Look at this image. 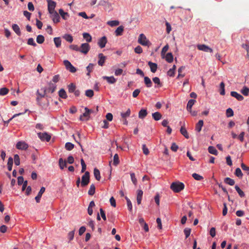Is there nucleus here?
Segmentation results:
<instances>
[{"instance_id":"41","label":"nucleus","mask_w":249,"mask_h":249,"mask_svg":"<svg viewBox=\"0 0 249 249\" xmlns=\"http://www.w3.org/2000/svg\"><path fill=\"white\" fill-rule=\"evenodd\" d=\"M220 94L222 95H224L225 94V84L223 82H221L220 84Z\"/></svg>"},{"instance_id":"25","label":"nucleus","mask_w":249,"mask_h":249,"mask_svg":"<svg viewBox=\"0 0 249 249\" xmlns=\"http://www.w3.org/2000/svg\"><path fill=\"white\" fill-rule=\"evenodd\" d=\"M203 125V120H199L198 122L196 124V125L195 129L196 130L199 132L201 130L202 127Z\"/></svg>"},{"instance_id":"49","label":"nucleus","mask_w":249,"mask_h":249,"mask_svg":"<svg viewBox=\"0 0 249 249\" xmlns=\"http://www.w3.org/2000/svg\"><path fill=\"white\" fill-rule=\"evenodd\" d=\"M130 113H131L130 109L129 108H128L125 112H124V113L122 112L121 113V116L123 118H126V117H129L130 116Z\"/></svg>"},{"instance_id":"13","label":"nucleus","mask_w":249,"mask_h":249,"mask_svg":"<svg viewBox=\"0 0 249 249\" xmlns=\"http://www.w3.org/2000/svg\"><path fill=\"white\" fill-rule=\"evenodd\" d=\"M102 78L104 80H106L107 82L110 84H113L116 82L117 79L114 77V76H104Z\"/></svg>"},{"instance_id":"18","label":"nucleus","mask_w":249,"mask_h":249,"mask_svg":"<svg viewBox=\"0 0 249 249\" xmlns=\"http://www.w3.org/2000/svg\"><path fill=\"white\" fill-rule=\"evenodd\" d=\"M56 85L55 84H53L51 82L48 83V92L53 93L56 89Z\"/></svg>"},{"instance_id":"7","label":"nucleus","mask_w":249,"mask_h":249,"mask_svg":"<svg viewBox=\"0 0 249 249\" xmlns=\"http://www.w3.org/2000/svg\"><path fill=\"white\" fill-rule=\"evenodd\" d=\"M85 112L80 117V120L81 121L85 120L83 117L87 118L86 120H88L89 117V114L93 112V110L92 109H89L87 107L85 108Z\"/></svg>"},{"instance_id":"32","label":"nucleus","mask_w":249,"mask_h":249,"mask_svg":"<svg viewBox=\"0 0 249 249\" xmlns=\"http://www.w3.org/2000/svg\"><path fill=\"white\" fill-rule=\"evenodd\" d=\"M208 151L210 153L214 155H217L218 154V152L216 148L212 146H210L208 147Z\"/></svg>"},{"instance_id":"20","label":"nucleus","mask_w":249,"mask_h":249,"mask_svg":"<svg viewBox=\"0 0 249 249\" xmlns=\"http://www.w3.org/2000/svg\"><path fill=\"white\" fill-rule=\"evenodd\" d=\"M124 30V27L123 26L121 25L119 26L115 31L116 36H120L122 35Z\"/></svg>"},{"instance_id":"24","label":"nucleus","mask_w":249,"mask_h":249,"mask_svg":"<svg viewBox=\"0 0 249 249\" xmlns=\"http://www.w3.org/2000/svg\"><path fill=\"white\" fill-rule=\"evenodd\" d=\"M196 101L194 99H190L188 102L186 109L187 111H191L193 106L194 105Z\"/></svg>"},{"instance_id":"58","label":"nucleus","mask_w":249,"mask_h":249,"mask_svg":"<svg viewBox=\"0 0 249 249\" xmlns=\"http://www.w3.org/2000/svg\"><path fill=\"white\" fill-rule=\"evenodd\" d=\"M130 177H131V179L132 182L134 184L136 185L137 182V180L135 177V173H130Z\"/></svg>"},{"instance_id":"57","label":"nucleus","mask_w":249,"mask_h":249,"mask_svg":"<svg viewBox=\"0 0 249 249\" xmlns=\"http://www.w3.org/2000/svg\"><path fill=\"white\" fill-rule=\"evenodd\" d=\"M125 198L127 201V205L128 209L130 211L132 210V205L131 202L130 200L127 197L125 196Z\"/></svg>"},{"instance_id":"9","label":"nucleus","mask_w":249,"mask_h":249,"mask_svg":"<svg viewBox=\"0 0 249 249\" xmlns=\"http://www.w3.org/2000/svg\"><path fill=\"white\" fill-rule=\"evenodd\" d=\"M16 147L19 150H26L28 148V145L24 142L19 141L17 143Z\"/></svg>"},{"instance_id":"11","label":"nucleus","mask_w":249,"mask_h":249,"mask_svg":"<svg viewBox=\"0 0 249 249\" xmlns=\"http://www.w3.org/2000/svg\"><path fill=\"white\" fill-rule=\"evenodd\" d=\"M50 14L54 23H56L60 21V17L56 11L52 12Z\"/></svg>"},{"instance_id":"60","label":"nucleus","mask_w":249,"mask_h":249,"mask_svg":"<svg viewBox=\"0 0 249 249\" xmlns=\"http://www.w3.org/2000/svg\"><path fill=\"white\" fill-rule=\"evenodd\" d=\"M74 232H75L74 231H71L69 232V233L68 234V239H69L70 241L73 240V239L74 238Z\"/></svg>"},{"instance_id":"63","label":"nucleus","mask_w":249,"mask_h":249,"mask_svg":"<svg viewBox=\"0 0 249 249\" xmlns=\"http://www.w3.org/2000/svg\"><path fill=\"white\" fill-rule=\"evenodd\" d=\"M70 48L72 50L79 52V47L77 45L72 44L70 46Z\"/></svg>"},{"instance_id":"33","label":"nucleus","mask_w":249,"mask_h":249,"mask_svg":"<svg viewBox=\"0 0 249 249\" xmlns=\"http://www.w3.org/2000/svg\"><path fill=\"white\" fill-rule=\"evenodd\" d=\"M165 60L168 63H171L173 61V56L171 53H168L165 56Z\"/></svg>"},{"instance_id":"44","label":"nucleus","mask_w":249,"mask_h":249,"mask_svg":"<svg viewBox=\"0 0 249 249\" xmlns=\"http://www.w3.org/2000/svg\"><path fill=\"white\" fill-rule=\"evenodd\" d=\"M74 148V144L71 142H68L65 144V148L68 150H71Z\"/></svg>"},{"instance_id":"46","label":"nucleus","mask_w":249,"mask_h":249,"mask_svg":"<svg viewBox=\"0 0 249 249\" xmlns=\"http://www.w3.org/2000/svg\"><path fill=\"white\" fill-rule=\"evenodd\" d=\"M235 175L239 178H242L243 177V173L241 170L239 168H237L235 169Z\"/></svg>"},{"instance_id":"40","label":"nucleus","mask_w":249,"mask_h":249,"mask_svg":"<svg viewBox=\"0 0 249 249\" xmlns=\"http://www.w3.org/2000/svg\"><path fill=\"white\" fill-rule=\"evenodd\" d=\"M63 38H64L68 42L71 43L73 41V37L70 34H65L63 36Z\"/></svg>"},{"instance_id":"3","label":"nucleus","mask_w":249,"mask_h":249,"mask_svg":"<svg viewBox=\"0 0 249 249\" xmlns=\"http://www.w3.org/2000/svg\"><path fill=\"white\" fill-rule=\"evenodd\" d=\"M89 182V173L88 171L85 172V174L82 177L81 186L85 187L87 186Z\"/></svg>"},{"instance_id":"28","label":"nucleus","mask_w":249,"mask_h":249,"mask_svg":"<svg viewBox=\"0 0 249 249\" xmlns=\"http://www.w3.org/2000/svg\"><path fill=\"white\" fill-rule=\"evenodd\" d=\"M180 132L181 134L184 136L186 138L188 139L189 136L188 134L187 131L184 126H182L180 129Z\"/></svg>"},{"instance_id":"55","label":"nucleus","mask_w":249,"mask_h":249,"mask_svg":"<svg viewBox=\"0 0 249 249\" xmlns=\"http://www.w3.org/2000/svg\"><path fill=\"white\" fill-rule=\"evenodd\" d=\"M142 149L143 153L144 155H147L149 153V149L146 147V145L145 144H143L142 145Z\"/></svg>"},{"instance_id":"8","label":"nucleus","mask_w":249,"mask_h":249,"mask_svg":"<svg viewBox=\"0 0 249 249\" xmlns=\"http://www.w3.org/2000/svg\"><path fill=\"white\" fill-rule=\"evenodd\" d=\"M48 2V10L49 13L55 12V7L56 6V3L52 0H47Z\"/></svg>"},{"instance_id":"62","label":"nucleus","mask_w":249,"mask_h":249,"mask_svg":"<svg viewBox=\"0 0 249 249\" xmlns=\"http://www.w3.org/2000/svg\"><path fill=\"white\" fill-rule=\"evenodd\" d=\"M165 25L166 26V32L167 33L169 34L172 30L171 26L170 24L167 21L165 22Z\"/></svg>"},{"instance_id":"16","label":"nucleus","mask_w":249,"mask_h":249,"mask_svg":"<svg viewBox=\"0 0 249 249\" xmlns=\"http://www.w3.org/2000/svg\"><path fill=\"white\" fill-rule=\"evenodd\" d=\"M231 95L240 101L244 99L243 96L236 91H231Z\"/></svg>"},{"instance_id":"43","label":"nucleus","mask_w":249,"mask_h":249,"mask_svg":"<svg viewBox=\"0 0 249 249\" xmlns=\"http://www.w3.org/2000/svg\"><path fill=\"white\" fill-rule=\"evenodd\" d=\"M76 90V86L73 84L71 83L68 86V90L69 92L73 93Z\"/></svg>"},{"instance_id":"34","label":"nucleus","mask_w":249,"mask_h":249,"mask_svg":"<svg viewBox=\"0 0 249 249\" xmlns=\"http://www.w3.org/2000/svg\"><path fill=\"white\" fill-rule=\"evenodd\" d=\"M66 165L67 163L65 160H64L62 158L59 159V165L61 169L63 170L65 167H66Z\"/></svg>"},{"instance_id":"45","label":"nucleus","mask_w":249,"mask_h":249,"mask_svg":"<svg viewBox=\"0 0 249 249\" xmlns=\"http://www.w3.org/2000/svg\"><path fill=\"white\" fill-rule=\"evenodd\" d=\"M241 93L245 96H248L249 93V88L244 86L241 91Z\"/></svg>"},{"instance_id":"39","label":"nucleus","mask_w":249,"mask_h":249,"mask_svg":"<svg viewBox=\"0 0 249 249\" xmlns=\"http://www.w3.org/2000/svg\"><path fill=\"white\" fill-rule=\"evenodd\" d=\"M94 68V64L92 63H89V65L86 67V69L88 71L87 75L88 76L90 75V73L93 71Z\"/></svg>"},{"instance_id":"22","label":"nucleus","mask_w":249,"mask_h":249,"mask_svg":"<svg viewBox=\"0 0 249 249\" xmlns=\"http://www.w3.org/2000/svg\"><path fill=\"white\" fill-rule=\"evenodd\" d=\"M59 13L63 19L66 20L69 18V15L67 12H65L62 9L59 10Z\"/></svg>"},{"instance_id":"1","label":"nucleus","mask_w":249,"mask_h":249,"mask_svg":"<svg viewBox=\"0 0 249 249\" xmlns=\"http://www.w3.org/2000/svg\"><path fill=\"white\" fill-rule=\"evenodd\" d=\"M170 188L174 192L178 193L184 188V185L179 181L174 182L171 184Z\"/></svg>"},{"instance_id":"47","label":"nucleus","mask_w":249,"mask_h":249,"mask_svg":"<svg viewBox=\"0 0 249 249\" xmlns=\"http://www.w3.org/2000/svg\"><path fill=\"white\" fill-rule=\"evenodd\" d=\"M9 92V89L6 88L0 89V95L3 96L6 95Z\"/></svg>"},{"instance_id":"27","label":"nucleus","mask_w":249,"mask_h":249,"mask_svg":"<svg viewBox=\"0 0 249 249\" xmlns=\"http://www.w3.org/2000/svg\"><path fill=\"white\" fill-rule=\"evenodd\" d=\"M53 41L55 47L56 48H59L61 45V39L60 37H56L53 38Z\"/></svg>"},{"instance_id":"4","label":"nucleus","mask_w":249,"mask_h":249,"mask_svg":"<svg viewBox=\"0 0 249 249\" xmlns=\"http://www.w3.org/2000/svg\"><path fill=\"white\" fill-rule=\"evenodd\" d=\"M63 64L67 71H69L71 73H74L76 71L77 69L74 67L71 63L68 60H65L63 61Z\"/></svg>"},{"instance_id":"12","label":"nucleus","mask_w":249,"mask_h":249,"mask_svg":"<svg viewBox=\"0 0 249 249\" xmlns=\"http://www.w3.org/2000/svg\"><path fill=\"white\" fill-rule=\"evenodd\" d=\"M107 41V37L105 36H104L98 40L97 43L101 48H103L105 47Z\"/></svg>"},{"instance_id":"17","label":"nucleus","mask_w":249,"mask_h":249,"mask_svg":"<svg viewBox=\"0 0 249 249\" xmlns=\"http://www.w3.org/2000/svg\"><path fill=\"white\" fill-rule=\"evenodd\" d=\"M148 66L150 67L151 72L154 73L157 70V64L151 61L148 62Z\"/></svg>"},{"instance_id":"2","label":"nucleus","mask_w":249,"mask_h":249,"mask_svg":"<svg viewBox=\"0 0 249 249\" xmlns=\"http://www.w3.org/2000/svg\"><path fill=\"white\" fill-rule=\"evenodd\" d=\"M138 42L145 46H149L151 44L146 38L145 36L143 34H141L138 38Z\"/></svg>"},{"instance_id":"61","label":"nucleus","mask_w":249,"mask_h":249,"mask_svg":"<svg viewBox=\"0 0 249 249\" xmlns=\"http://www.w3.org/2000/svg\"><path fill=\"white\" fill-rule=\"evenodd\" d=\"M27 44L29 45H32L33 46H36V45L33 38H30L28 39Z\"/></svg>"},{"instance_id":"64","label":"nucleus","mask_w":249,"mask_h":249,"mask_svg":"<svg viewBox=\"0 0 249 249\" xmlns=\"http://www.w3.org/2000/svg\"><path fill=\"white\" fill-rule=\"evenodd\" d=\"M135 52L137 53L140 54L142 52V48L140 46H138L135 48Z\"/></svg>"},{"instance_id":"5","label":"nucleus","mask_w":249,"mask_h":249,"mask_svg":"<svg viewBox=\"0 0 249 249\" xmlns=\"http://www.w3.org/2000/svg\"><path fill=\"white\" fill-rule=\"evenodd\" d=\"M37 136L42 141L49 142L51 138V135L47 132H39L37 133Z\"/></svg>"},{"instance_id":"53","label":"nucleus","mask_w":249,"mask_h":249,"mask_svg":"<svg viewBox=\"0 0 249 249\" xmlns=\"http://www.w3.org/2000/svg\"><path fill=\"white\" fill-rule=\"evenodd\" d=\"M119 163V156L117 154H115L113 157V164L115 166L117 165Z\"/></svg>"},{"instance_id":"50","label":"nucleus","mask_w":249,"mask_h":249,"mask_svg":"<svg viewBox=\"0 0 249 249\" xmlns=\"http://www.w3.org/2000/svg\"><path fill=\"white\" fill-rule=\"evenodd\" d=\"M233 111L231 108H228L226 110V116L227 117H231L233 116Z\"/></svg>"},{"instance_id":"29","label":"nucleus","mask_w":249,"mask_h":249,"mask_svg":"<svg viewBox=\"0 0 249 249\" xmlns=\"http://www.w3.org/2000/svg\"><path fill=\"white\" fill-rule=\"evenodd\" d=\"M152 80H153V82L155 84L157 85V86H155V88H159V87H161L162 85L160 82V79L159 77H155L153 78Z\"/></svg>"},{"instance_id":"56","label":"nucleus","mask_w":249,"mask_h":249,"mask_svg":"<svg viewBox=\"0 0 249 249\" xmlns=\"http://www.w3.org/2000/svg\"><path fill=\"white\" fill-rule=\"evenodd\" d=\"M191 230L190 228H186L184 230V232L186 238H188L191 233Z\"/></svg>"},{"instance_id":"23","label":"nucleus","mask_w":249,"mask_h":249,"mask_svg":"<svg viewBox=\"0 0 249 249\" xmlns=\"http://www.w3.org/2000/svg\"><path fill=\"white\" fill-rule=\"evenodd\" d=\"M147 114V112L146 109H142L139 112V118L142 119L146 116Z\"/></svg>"},{"instance_id":"38","label":"nucleus","mask_w":249,"mask_h":249,"mask_svg":"<svg viewBox=\"0 0 249 249\" xmlns=\"http://www.w3.org/2000/svg\"><path fill=\"white\" fill-rule=\"evenodd\" d=\"M107 24L111 27H114L119 25V21L118 20H110L107 22Z\"/></svg>"},{"instance_id":"19","label":"nucleus","mask_w":249,"mask_h":249,"mask_svg":"<svg viewBox=\"0 0 249 249\" xmlns=\"http://www.w3.org/2000/svg\"><path fill=\"white\" fill-rule=\"evenodd\" d=\"M144 83L147 88H151L152 86V82L151 79L147 76L144 77Z\"/></svg>"},{"instance_id":"15","label":"nucleus","mask_w":249,"mask_h":249,"mask_svg":"<svg viewBox=\"0 0 249 249\" xmlns=\"http://www.w3.org/2000/svg\"><path fill=\"white\" fill-rule=\"evenodd\" d=\"M99 60L98 61V64L99 65L102 66L104 65V63L105 62L106 57L104 55V54L102 53H100L98 54Z\"/></svg>"},{"instance_id":"26","label":"nucleus","mask_w":249,"mask_h":249,"mask_svg":"<svg viewBox=\"0 0 249 249\" xmlns=\"http://www.w3.org/2000/svg\"><path fill=\"white\" fill-rule=\"evenodd\" d=\"M152 117L155 121H159L161 119L162 115L159 112L152 113Z\"/></svg>"},{"instance_id":"42","label":"nucleus","mask_w":249,"mask_h":249,"mask_svg":"<svg viewBox=\"0 0 249 249\" xmlns=\"http://www.w3.org/2000/svg\"><path fill=\"white\" fill-rule=\"evenodd\" d=\"M235 189L240 197H243L245 196L244 193L241 190L238 186L235 185Z\"/></svg>"},{"instance_id":"51","label":"nucleus","mask_w":249,"mask_h":249,"mask_svg":"<svg viewBox=\"0 0 249 249\" xmlns=\"http://www.w3.org/2000/svg\"><path fill=\"white\" fill-rule=\"evenodd\" d=\"M192 177L194 178V179L198 181L201 180L203 179V177L202 176L196 173H193L192 174Z\"/></svg>"},{"instance_id":"6","label":"nucleus","mask_w":249,"mask_h":249,"mask_svg":"<svg viewBox=\"0 0 249 249\" xmlns=\"http://www.w3.org/2000/svg\"><path fill=\"white\" fill-rule=\"evenodd\" d=\"M79 52L86 54L89 51L90 46L87 43H82L79 47Z\"/></svg>"},{"instance_id":"36","label":"nucleus","mask_w":249,"mask_h":249,"mask_svg":"<svg viewBox=\"0 0 249 249\" xmlns=\"http://www.w3.org/2000/svg\"><path fill=\"white\" fill-rule=\"evenodd\" d=\"M95 192V186L93 184H92L90 186L89 189L88 191V194L89 196H93Z\"/></svg>"},{"instance_id":"14","label":"nucleus","mask_w":249,"mask_h":249,"mask_svg":"<svg viewBox=\"0 0 249 249\" xmlns=\"http://www.w3.org/2000/svg\"><path fill=\"white\" fill-rule=\"evenodd\" d=\"M45 191V188L44 187H42L39 191L37 195L35 197V200L37 203H39L40 200V198L42 196V194Z\"/></svg>"},{"instance_id":"52","label":"nucleus","mask_w":249,"mask_h":249,"mask_svg":"<svg viewBox=\"0 0 249 249\" xmlns=\"http://www.w3.org/2000/svg\"><path fill=\"white\" fill-rule=\"evenodd\" d=\"M85 95L88 97L91 98L94 95V92L92 89H88L86 90Z\"/></svg>"},{"instance_id":"37","label":"nucleus","mask_w":249,"mask_h":249,"mask_svg":"<svg viewBox=\"0 0 249 249\" xmlns=\"http://www.w3.org/2000/svg\"><path fill=\"white\" fill-rule=\"evenodd\" d=\"M83 38L86 39L88 42L91 41L92 37L88 33H84L83 34Z\"/></svg>"},{"instance_id":"31","label":"nucleus","mask_w":249,"mask_h":249,"mask_svg":"<svg viewBox=\"0 0 249 249\" xmlns=\"http://www.w3.org/2000/svg\"><path fill=\"white\" fill-rule=\"evenodd\" d=\"M58 94L60 97L63 99H66L67 95L65 90L63 89H61L58 92Z\"/></svg>"},{"instance_id":"35","label":"nucleus","mask_w":249,"mask_h":249,"mask_svg":"<svg viewBox=\"0 0 249 249\" xmlns=\"http://www.w3.org/2000/svg\"><path fill=\"white\" fill-rule=\"evenodd\" d=\"M224 182L232 186L234 184L235 181L233 179L229 178L227 177L224 179Z\"/></svg>"},{"instance_id":"21","label":"nucleus","mask_w":249,"mask_h":249,"mask_svg":"<svg viewBox=\"0 0 249 249\" xmlns=\"http://www.w3.org/2000/svg\"><path fill=\"white\" fill-rule=\"evenodd\" d=\"M12 29L16 33V34L20 36L21 35V32L18 25L17 24H13L12 26Z\"/></svg>"},{"instance_id":"59","label":"nucleus","mask_w":249,"mask_h":249,"mask_svg":"<svg viewBox=\"0 0 249 249\" xmlns=\"http://www.w3.org/2000/svg\"><path fill=\"white\" fill-rule=\"evenodd\" d=\"M242 47L247 51V56L249 58V45L247 44H243L242 45Z\"/></svg>"},{"instance_id":"10","label":"nucleus","mask_w":249,"mask_h":249,"mask_svg":"<svg viewBox=\"0 0 249 249\" xmlns=\"http://www.w3.org/2000/svg\"><path fill=\"white\" fill-rule=\"evenodd\" d=\"M197 48L198 50L204 51L205 52L213 53V50L212 48L204 44L198 45Z\"/></svg>"},{"instance_id":"48","label":"nucleus","mask_w":249,"mask_h":249,"mask_svg":"<svg viewBox=\"0 0 249 249\" xmlns=\"http://www.w3.org/2000/svg\"><path fill=\"white\" fill-rule=\"evenodd\" d=\"M44 41V37L42 35H38L36 37V42L39 44H42Z\"/></svg>"},{"instance_id":"54","label":"nucleus","mask_w":249,"mask_h":249,"mask_svg":"<svg viewBox=\"0 0 249 249\" xmlns=\"http://www.w3.org/2000/svg\"><path fill=\"white\" fill-rule=\"evenodd\" d=\"M14 162L17 166H18L20 164V159L18 154L14 155Z\"/></svg>"},{"instance_id":"30","label":"nucleus","mask_w":249,"mask_h":249,"mask_svg":"<svg viewBox=\"0 0 249 249\" xmlns=\"http://www.w3.org/2000/svg\"><path fill=\"white\" fill-rule=\"evenodd\" d=\"M93 173H94V176L95 178H96V179H97V180H100L101 179V176H100V173L99 170L98 169H97L96 168H95L94 169Z\"/></svg>"}]
</instances>
